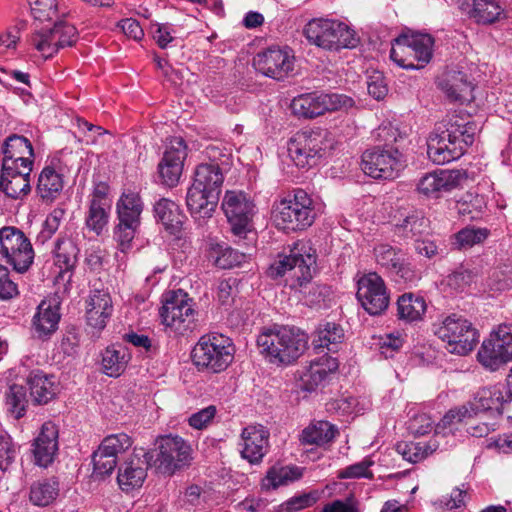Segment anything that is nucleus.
<instances>
[{"label":"nucleus","instance_id":"obj_1","mask_svg":"<svg viewBox=\"0 0 512 512\" xmlns=\"http://www.w3.org/2000/svg\"><path fill=\"white\" fill-rule=\"evenodd\" d=\"M316 266V253L305 243H297L290 254L280 257L268 268L271 278H278L290 273L293 282L291 288L298 289L307 303L315 304L323 297L320 287L311 283Z\"/></svg>","mask_w":512,"mask_h":512},{"label":"nucleus","instance_id":"obj_2","mask_svg":"<svg viewBox=\"0 0 512 512\" xmlns=\"http://www.w3.org/2000/svg\"><path fill=\"white\" fill-rule=\"evenodd\" d=\"M443 127L432 132L427 141L428 157L437 165L458 159L481 130L475 121L464 122L457 116L451 117Z\"/></svg>","mask_w":512,"mask_h":512},{"label":"nucleus","instance_id":"obj_3","mask_svg":"<svg viewBox=\"0 0 512 512\" xmlns=\"http://www.w3.org/2000/svg\"><path fill=\"white\" fill-rule=\"evenodd\" d=\"M307 335L290 326H274L263 330L257 337L260 352L273 364H291L306 350Z\"/></svg>","mask_w":512,"mask_h":512},{"label":"nucleus","instance_id":"obj_4","mask_svg":"<svg viewBox=\"0 0 512 512\" xmlns=\"http://www.w3.org/2000/svg\"><path fill=\"white\" fill-rule=\"evenodd\" d=\"M312 198L302 189H297L272 206V219L279 230L286 233L303 231L315 220Z\"/></svg>","mask_w":512,"mask_h":512},{"label":"nucleus","instance_id":"obj_5","mask_svg":"<svg viewBox=\"0 0 512 512\" xmlns=\"http://www.w3.org/2000/svg\"><path fill=\"white\" fill-rule=\"evenodd\" d=\"M234 351L230 338L222 334L211 333L200 337L191 356L199 371L220 373L232 363Z\"/></svg>","mask_w":512,"mask_h":512},{"label":"nucleus","instance_id":"obj_6","mask_svg":"<svg viewBox=\"0 0 512 512\" xmlns=\"http://www.w3.org/2000/svg\"><path fill=\"white\" fill-rule=\"evenodd\" d=\"M434 39L429 34L403 33L392 41L390 58L404 69H421L431 60Z\"/></svg>","mask_w":512,"mask_h":512},{"label":"nucleus","instance_id":"obj_7","mask_svg":"<svg viewBox=\"0 0 512 512\" xmlns=\"http://www.w3.org/2000/svg\"><path fill=\"white\" fill-rule=\"evenodd\" d=\"M309 43L326 50L354 48L359 42L354 30L343 22L332 19H312L304 28Z\"/></svg>","mask_w":512,"mask_h":512},{"label":"nucleus","instance_id":"obj_8","mask_svg":"<svg viewBox=\"0 0 512 512\" xmlns=\"http://www.w3.org/2000/svg\"><path fill=\"white\" fill-rule=\"evenodd\" d=\"M334 144V137L327 130L303 132L290 140L288 152L296 166L308 168L333 150Z\"/></svg>","mask_w":512,"mask_h":512},{"label":"nucleus","instance_id":"obj_9","mask_svg":"<svg viewBox=\"0 0 512 512\" xmlns=\"http://www.w3.org/2000/svg\"><path fill=\"white\" fill-rule=\"evenodd\" d=\"M159 314L162 323L176 334L184 335L195 327L196 311L192 299L181 289L165 295Z\"/></svg>","mask_w":512,"mask_h":512},{"label":"nucleus","instance_id":"obj_10","mask_svg":"<svg viewBox=\"0 0 512 512\" xmlns=\"http://www.w3.org/2000/svg\"><path fill=\"white\" fill-rule=\"evenodd\" d=\"M434 334L447 343L451 353L466 355L479 341V335L472 323L462 316L452 314L442 323L435 325Z\"/></svg>","mask_w":512,"mask_h":512},{"label":"nucleus","instance_id":"obj_11","mask_svg":"<svg viewBox=\"0 0 512 512\" xmlns=\"http://www.w3.org/2000/svg\"><path fill=\"white\" fill-rule=\"evenodd\" d=\"M209 162L200 163L194 170L193 183L202 189H206L210 198L214 200L220 196L223 182L224 169L230 165V153L216 145L206 148Z\"/></svg>","mask_w":512,"mask_h":512},{"label":"nucleus","instance_id":"obj_12","mask_svg":"<svg viewBox=\"0 0 512 512\" xmlns=\"http://www.w3.org/2000/svg\"><path fill=\"white\" fill-rule=\"evenodd\" d=\"M0 254L18 273L26 272L34 259L30 240L20 229L12 226L0 229Z\"/></svg>","mask_w":512,"mask_h":512},{"label":"nucleus","instance_id":"obj_13","mask_svg":"<svg viewBox=\"0 0 512 512\" xmlns=\"http://www.w3.org/2000/svg\"><path fill=\"white\" fill-rule=\"evenodd\" d=\"M477 359L490 371H496L512 360V324L499 325L498 329L483 341Z\"/></svg>","mask_w":512,"mask_h":512},{"label":"nucleus","instance_id":"obj_14","mask_svg":"<svg viewBox=\"0 0 512 512\" xmlns=\"http://www.w3.org/2000/svg\"><path fill=\"white\" fill-rule=\"evenodd\" d=\"M353 104V99L346 95L312 92L295 97L291 109L298 117L312 119L326 112L352 107Z\"/></svg>","mask_w":512,"mask_h":512},{"label":"nucleus","instance_id":"obj_15","mask_svg":"<svg viewBox=\"0 0 512 512\" xmlns=\"http://www.w3.org/2000/svg\"><path fill=\"white\" fill-rule=\"evenodd\" d=\"M502 385L484 387L477 391L473 400L457 410H450L445 418H457L460 422L467 417H472L478 412L495 409L499 413L505 410V404L512 401V389L508 387L505 391Z\"/></svg>","mask_w":512,"mask_h":512},{"label":"nucleus","instance_id":"obj_16","mask_svg":"<svg viewBox=\"0 0 512 512\" xmlns=\"http://www.w3.org/2000/svg\"><path fill=\"white\" fill-rule=\"evenodd\" d=\"M362 170L375 179H394L404 167L402 154L395 148L376 147L362 155Z\"/></svg>","mask_w":512,"mask_h":512},{"label":"nucleus","instance_id":"obj_17","mask_svg":"<svg viewBox=\"0 0 512 512\" xmlns=\"http://www.w3.org/2000/svg\"><path fill=\"white\" fill-rule=\"evenodd\" d=\"M154 465L164 474L172 475L189 464L191 447L179 436H163L158 441Z\"/></svg>","mask_w":512,"mask_h":512},{"label":"nucleus","instance_id":"obj_18","mask_svg":"<svg viewBox=\"0 0 512 512\" xmlns=\"http://www.w3.org/2000/svg\"><path fill=\"white\" fill-rule=\"evenodd\" d=\"M255 205L243 192L227 191L222 201V210L231 225L232 232L243 236L250 231Z\"/></svg>","mask_w":512,"mask_h":512},{"label":"nucleus","instance_id":"obj_19","mask_svg":"<svg viewBox=\"0 0 512 512\" xmlns=\"http://www.w3.org/2000/svg\"><path fill=\"white\" fill-rule=\"evenodd\" d=\"M163 157L158 164L161 183L167 187H175L180 180L184 161L187 157V145L182 137H171L166 142Z\"/></svg>","mask_w":512,"mask_h":512},{"label":"nucleus","instance_id":"obj_20","mask_svg":"<svg viewBox=\"0 0 512 512\" xmlns=\"http://www.w3.org/2000/svg\"><path fill=\"white\" fill-rule=\"evenodd\" d=\"M357 298L370 315H379L389 305L384 280L377 273H368L358 280Z\"/></svg>","mask_w":512,"mask_h":512},{"label":"nucleus","instance_id":"obj_21","mask_svg":"<svg viewBox=\"0 0 512 512\" xmlns=\"http://www.w3.org/2000/svg\"><path fill=\"white\" fill-rule=\"evenodd\" d=\"M253 65L261 74L281 80L292 71L294 56L286 49L270 47L254 57Z\"/></svg>","mask_w":512,"mask_h":512},{"label":"nucleus","instance_id":"obj_22","mask_svg":"<svg viewBox=\"0 0 512 512\" xmlns=\"http://www.w3.org/2000/svg\"><path fill=\"white\" fill-rule=\"evenodd\" d=\"M466 179V172L462 170H437L420 178L417 191L426 197L439 198L443 192L457 188Z\"/></svg>","mask_w":512,"mask_h":512},{"label":"nucleus","instance_id":"obj_23","mask_svg":"<svg viewBox=\"0 0 512 512\" xmlns=\"http://www.w3.org/2000/svg\"><path fill=\"white\" fill-rule=\"evenodd\" d=\"M140 452H135L119 467L117 481L123 491L140 487L147 476V467L151 465L154 454L143 450Z\"/></svg>","mask_w":512,"mask_h":512},{"label":"nucleus","instance_id":"obj_24","mask_svg":"<svg viewBox=\"0 0 512 512\" xmlns=\"http://www.w3.org/2000/svg\"><path fill=\"white\" fill-rule=\"evenodd\" d=\"M59 430L55 423L44 422L32 444L34 463L47 468L55 459L58 452Z\"/></svg>","mask_w":512,"mask_h":512},{"label":"nucleus","instance_id":"obj_25","mask_svg":"<svg viewBox=\"0 0 512 512\" xmlns=\"http://www.w3.org/2000/svg\"><path fill=\"white\" fill-rule=\"evenodd\" d=\"M3 154L2 167L7 170L33 166V146L24 136L16 134L9 136L4 142Z\"/></svg>","mask_w":512,"mask_h":512},{"label":"nucleus","instance_id":"obj_26","mask_svg":"<svg viewBox=\"0 0 512 512\" xmlns=\"http://www.w3.org/2000/svg\"><path fill=\"white\" fill-rule=\"evenodd\" d=\"M269 433L261 425L248 426L241 434V456L251 464H257L267 452Z\"/></svg>","mask_w":512,"mask_h":512},{"label":"nucleus","instance_id":"obj_27","mask_svg":"<svg viewBox=\"0 0 512 512\" xmlns=\"http://www.w3.org/2000/svg\"><path fill=\"white\" fill-rule=\"evenodd\" d=\"M30 396L34 404L45 405L56 398L59 393V383L52 374H46L36 369L27 376Z\"/></svg>","mask_w":512,"mask_h":512},{"label":"nucleus","instance_id":"obj_28","mask_svg":"<svg viewBox=\"0 0 512 512\" xmlns=\"http://www.w3.org/2000/svg\"><path fill=\"white\" fill-rule=\"evenodd\" d=\"M438 87L451 101L461 103L473 100V85L468 76L461 71H448L443 74Z\"/></svg>","mask_w":512,"mask_h":512},{"label":"nucleus","instance_id":"obj_29","mask_svg":"<svg viewBox=\"0 0 512 512\" xmlns=\"http://www.w3.org/2000/svg\"><path fill=\"white\" fill-rule=\"evenodd\" d=\"M32 167L23 166L18 169L7 170L2 167L0 176V190L8 197L18 199L26 196L30 190V174Z\"/></svg>","mask_w":512,"mask_h":512},{"label":"nucleus","instance_id":"obj_30","mask_svg":"<svg viewBox=\"0 0 512 512\" xmlns=\"http://www.w3.org/2000/svg\"><path fill=\"white\" fill-rule=\"evenodd\" d=\"M86 311L88 324L96 329H103L113 313L110 294L105 290H94L89 296Z\"/></svg>","mask_w":512,"mask_h":512},{"label":"nucleus","instance_id":"obj_31","mask_svg":"<svg viewBox=\"0 0 512 512\" xmlns=\"http://www.w3.org/2000/svg\"><path fill=\"white\" fill-rule=\"evenodd\" d=\"M60 321L59 308L48 301H41L32 320L36 337L47 339L56 332Z\"/></svg>","mask_w":512,"mask_h":512},{"label":"nucleus","instance_id":"obj_32","mask_svg":"<svg viewBox=\"0 0 512 512\" xmlns=\"http://www.w3.org/2000/svg\"><path fill=\"white\" fill-rule=\"evenodd\" d=\"M394 233L416 241L430 234V221L421 212H413L395 224Z\"/></svg>","mask_w":512,"mask_h":512},{"label":"nucleus","instance_id":"obj_33","mask_svg":"<svg viewBox=\"0 0 512 512\" xmlns=\"http://www.w3.org/2000/svg\"><path fill=\"white\" fill-rule=\"evenodd\" d=\"M219 198L220 196L216 195L214 200H212L206 189H202L192 183L187 191L186 204L191 214L206 218L210 217L214 212Z\"/></svg>","mask_w":512,"mask_h":512},{"label":"nucleus","instance_id":"obj_34","mask_svg":"<svg viewBox=\"0 0 512 512\" xmlns=\"http://www.w3.org/2000/svg\"><path fill=\"white\" fill-rule=\"evenodd\" d=\"M143 208L144 204L139 193L123 192L116 203L117 220L140 225Z\"/></svg>","mask_w":512,"mask_h":512},{"label":"nucleus","instance_id":"obj_35","mask_svg":"<svg viewBox=\"0 0 512 512\" xmlns=\"http://www.w3.org/2000/svg\"><path fill=\"white\" fill-rule=\"evenodd\" d=\"M64 187L63 175L52 166H46L40 173L37 183V193L40 198L51 203L58 198Z\"/></svg>","mask_w":512,"mask_h":512},{"label":"nucleus","instance_id":"obj_36","mask_svg":"<svg viewBox=\"0 0 512 512\" xmlns=\"http://www.w3.org/2000/svg\"><path fill=\"white\" fill-rule=\"evenodd\" d=\"M59 492L60 483L58 478L41 479L31 484L29 500L35 506L46 507L57 499Z\"/></svg>","mask_w":512,"mask_h":512},{"label":"nucleus","instance_id":"obj_37","mask_svg":"<svg viewBox=\"0 0 512 512\" xmlns=\"http://www.w3.org/2000/svg\"><path fill=\"white\" fill-rule=\"evenodd\" d=\"M130 360L128 349L121 344L108 346L102 354L103 372L110 377L120 376Z\"/></svg>","mask_w":512,"mask_h":512},{"label":"nucleus","instance_id":"obj_38","mask_svg":"<svg viewBox=\"0 0 512 512\" xmlns=\"http://www.w3.org/2000/svg\"><path fill=\"white\" fill-rule=\"evenodd\" d=\"M426 309V301L421 295L404 293L397 300V316L408 322L421 320Z\"/></svg>","mask_w":512,"mask_h":512},{"label":"nucleus","instance_id":"obj_39","mask_svg":"<svg viewBox=\"0 0 512 512\" xmlns=\"http://www.w3.org/2000/svg\"><path fill=\"white\" fill-rule=\"evenodd\" d=\"M337 434L335 425L328 421H317L302 431L300 440L302 444L321 446L332 442Z\"/></svg>","mask_w":512,"mask_h":512},{"label":"nucleus","instance_id":"obj_40","mask_svg":"<svg viewBox=\"0 0 512 512\" xmlns=\"http://www.w3.org/2000/svg\"><path fill=\"white\" fill-rule=\"evenodd\" d=\"M154 216L170 233L177 232L182 225L179 207L167 198H161L154 204Z\"/></svg>","mask_w":512,"mask_h":512},{"label":"nucleus","instance_id":"obj_41","mask_svg":"<svg viewBox=\"0 0 512 512\" xmlns=\"http://www.w3.org/2000/svg\"><path fill=\"white\" fill-rule=\"evenodd\" d=\"M504 9L496 0H473L469 17L478 24H492L498 21Z\"/></svg>","mask_w":512,"mask_h":512},{"label":"nucleus","instance_id":"obj_42","mask_svg":"<svg viewBox=\"0 0 512 512\" xmlns=\"http://www.w3.org/2000/svg\"><path fill=\"white\" fill-rule=\"evenodd\" d=\"M437 449L436 441L428 442H405L396 444V451L404 460L410 463L423 461Z\"/></svg>","mask_w":512,"mask_h":512},{"label":"nucleus","instance_id":"obj_43","mask_svg":"<svg viewBox=\"0 0 512 512\" xmlns=\"http://www.w3.org/2000/svg\"><path fill=\"white\" fill-rule=\"evenodd\" d=\"M344 338V331L342 327L336 323H326L320 325L316 331V336L313 339V345L316 349L327 348L333 351L334 347L341 343Z\"/></svg>","mask_w":512,"mask_h":512},{"label":"nucleus","instance_id":"obj_44","mask_svg":"<svg viewBox=\"0 0 512 512\" xmlns=\"http://www.w3.org/2000/svg\"><path fill=\"white\" fill-rule=\"evenodd\" d=\"M302 477V469L297 466L272 467L263 480V486L267 489H276L289 482L296 481Z\"/></svg>","mask_w":512,"mask_h":512},{"label":"nucleus","instance_id":"obj_45","mask_svg":"<svg viewBox=\"0 0 512 512\" xmlns=\"http://www.w3.org/2000/svg\"><path fill=\"white\" fill-rule=\"evenodd\" d=\"M79 249L70 239H58L55 246V264L62 271H71L77 263Z\"/></svg>","mask_w":512,"mask_h":512},{"label":"nucleus","instance_id":"obj_46","mask_svg":"<svg viewBox=\"0 0 512 512\" xmlns=\"http://www.w3.org/2000/svg\"><path fill=\"white\" fill-rule=\"evenodd\" d=\"M110 205H102L96 200H90L89 209L85 218L86 227L97 236L101 235L109 221Z\"/></svg>","mask_w":512,"mask_h":512},{"label":"nucleus","instance_id":"obj_47","mask_svg":"<svg viewBox=\"0 0 512 512\" xmlns=\"http://www.w3.org/2000/svg\"><path fill=\"white\" fill-rule=\"evenodd\" d=\"M52 28L36 29L29 38L30 44L45 58H50L58 52L55 38H52Z\"/></svg>","mask_w":512,"mask_h":512},{"label":"nucleus","instance_id":"obj_48","mask_svg":"<svg viewBox=\"0 0 512 512\" xmlns=\"http://www.w3.org/2000/svg\"><path fill=\"white\" fill-rule=\"evenodd\" d=\"M27 403L25 387L18 384L11 385L6 394V404L9 412H11L16 419H19L25 415Z\"/></svg>","mask_w":512,"mask_h":512},{"label":"nucleus","instance_id":"obj_49","mask_svg":"<svg viewBox=\"0 0 512 512\" xmlns=\"http://www.w3.org/2000/svg\"><path fill=\"white\" fill-rule=\"evenodd\" d=\"M139 227L140 225L118 221L113 229V239L121 252L126 253L132 248V243Z\"/></svg>","mask_w":512,"mask_h":512},{"label":"nucleus","instance_id":"obj_50","mask_svg":"<svg viewBox=\"0 0 512 512\" xmlns=\"http://www.w3.org/2000/svg\"><path fill=\"white\" fill-rule=\"evenodd\" d=\"M376 262L387 269L389 272L396 267L398 262L404 257L401 249L389 244H379L374 248Z\"/></svg>","mask_w":512,"mask_h":512},{"label":"nucleus","instance_id":"obj_51","mask_svg":"<svg viewBox=\"0 0 512 512\" xmlns=\"http://www.w3.org/2000/svg\"><path fill=\"white\" fill-rule=\"evenodd\" d=\"M488 236L485 228H464L454 235V243L458 249H467L483 242Z\"/></svg>","mask_w":512,"mask_h":512},{"label":"nucleus","instance_id":"obj_52","mask_svg":"<svg viewBox=\"0 0 512 512\" xmlns=\"http://www.w3.org/2000/svg\"><path fill=\"white\" fill-rule=\"evenodd\" d=\"M132 445L131 438L125 433L112 434L105 437L98 448V451L111 454L117 458L119 453L124 452Z\"/></svg>","mask_w":512,"mask_h":512},{"label":"nucleus","instance_id":"obj_53","mask_svg":"<svg viewBox=\"0 0 512 512\" xmlns=\"http://www.w3.org/2000/svg\"><path fill=\"white\" fill-rule=\"evenodd\" d=\"M52 38H55L58 50L72 46L77 41V29L67 22H57L52 27Z\"/></svg>","mask_w":512,"mask_h":512},{"label":"nucleus","instance_id":"obj_54","mask_svg":"<svg viewBox=\"0 0 512 512\" xmlns=\"http://www.w3.org/2000/svg\"><path fill=\"white\" fill-rule=\"evenodd\" d=\"M65 213V209L57 207L46 217L42 230L37 236V242L44 244L52 238L58 230Z\"/></svg>","mask_w":512,"mask_h":512},{"label":"nucleus","instance_id":"obj_55","mask_svg":"<svg viewBox=\"0 0 512 512\" xmlns=\"http://www.w3.org/2000/svg\"><path fill=\"white\" fill-rule=\"evenodd\" d=\"M31 14L40 22L52 20L57 14L56 0H27Z\"/></svg>","mask_w":512,"mask_h":512},{"label":"nucleus","instance_id":"obj_56","mask_svg":"<svg viewBox=\"0 0 512 512\" xmlns=\"http://www.w3.org/2000/svg\"><path fill=\"white\" fill-rule=\"evenodd\" d=\"M327 377V370L323 363L313 362L308 371L301 377L302 388L305 391H314Z\"/></svg>","mask_w":512,"mask_h":512},{"label":"nucleus","instance_id":"obj_57","mask_svg":"<svg viewBox=\"0 0 512 512\" xmlns=\"http://www.w3.org/2000/svg\"><path fill=\"white\" fill-rule=\"evenodd\" d=\"M17 446L7 433H0V470L6 471L15 461Z\"/></svg>","mask_w":512,"mask_h":512},{"label":"nucleus","instance_id":"obj_58","mask_svg":"<svg viewBox=\"0 0 512 512\" xmlns=\"http://www.w3.org/2000/svg\"><path fill=\"white\" fill-rule=\"evenodd\" d=\"M92 461L94 466V475L100 477L110 475L117 465V458L115 456L98 450L94 452Z\"/></svg>","mask_w":512,"mask_h":512},{"label":"nucleus","instance_id":"obj_59","mask_svg":"<svg viewBox=\"0 0 512 512\" xmlns=\"http://www.w3.org/2000/svg\"><path fill=\"white\" fill-rule=\"evenodd\" d=\"M219 253L220 255H218L215 259V264L221 269H230L238 266L243 262L245 258L244 253L232 249L231 247H220Z\"/></svg>","mask_w":512,"mask_h":512},{"label":"nucleus","instance_id":"obj_60","mask_svg":"<svg viewBox=\"0 0 512 512\" xmlns=\"http://www.w3.org/2000/svg\"><path fill=\"white\" fill-rule=\"evenodd\" d=\"M319 498L316 491L294 496L282 504L283 510L287 512L299 511L313 506Z\"/></svg>","mask_w":512,"mask_h":512},{"label":"nucleus","instance_id":"obj_61","mask_svg":"<svg viewBox=\"0 0 512 512\" xmlns=\"http://www.w3.org/2000/svg\"><path fill=\"white\" fill-rule=\"evenodd\" d=\"M373 464L372 461L364 459L358 463L350 465L339 471L338 478L351 479V478H373V473L369 467Z\"/></svg>","mask_w":512,"mask_h":512},{"label":"nucleus","instance_id":"obj_62","mask_svg":"<svg viewBox=\"0 0 512 512\" xmlns=\"http://www.w3.org/2000/svg\"><path fill=\"white\" fill-rule=\"evenodd\" d=\"M321 512H360L359 502L350 494L344 500H334L323 506Z\"/></svg>","mask_w":512,"mask_h":512},{"label":"nucleus","instance_id":"obj_63","mask_svg":"<svg viewBox=\"0 0 512 512\" xmlns=\"http://www.w3.org/2000/svg\"><path fill=\"white\" fill-rule=\"evenodd\" d=\"M217 413V408L214 405H210L199 410L196 413H193L189 419L188 423L191 427L201 430L206 428L214 419Z\"/></svg>","mask_w":512,"mask_h":512},{"label":"nucleus","instance_id":"obj_64","mask_svg":"<svg viewBox=\"0 0 512 512\" xmlns=\"http://www.w3.org/2000/svg\"><path fill=\"white\" fill-rule=\"evenodd\" d=\"M476 275L470 270H457L447 277V285L456 290L463 291L474 282Z\"/></svg>","mask_w":512,"mask_h":512}]
</instances>
